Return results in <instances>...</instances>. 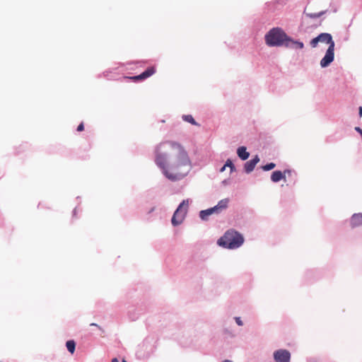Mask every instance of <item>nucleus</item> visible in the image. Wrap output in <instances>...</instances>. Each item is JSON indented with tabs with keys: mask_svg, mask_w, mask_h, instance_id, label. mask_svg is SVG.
Wrapping results in <instances>:
<instances>
[{
	"mask_svg": "<svg viewBox=\"0 0 362 362\" xmlns=\"http://www.w3.org/2000/svg\"><path fill=\"white\" fill-rule=\"evenodd\" d=\"M155 162L165 177L173 182L184 178L192 169L187 152L176 141L160 144L156 149Z\"/></svg>",
	"mask_w": 362,
	"mask_h": 362,
	"instance_id": "f257e3e1",
	"label": "nucleus"
},
{
	"mask_svg": "<svg viewBox=\"0 0 362 362\" xmlns=\"http://www.w3.org/2000/svg\"><path fill=\"white\" fill-rule=\"evenodd\" d=\"M243 243L244 238L243 235L235 230H227L217 241L219 246L227 249L238 248Z\"/></svg>",
	"mask_w": 362,
	"mask_h": 362,
	"instance_id": "f03ea898",
	"label": "nucleus"
},
{
	"mask_svg": "<svg viewBox=\"0 0 362 362\" xmlns=\"http://www.w3.org/2000/svg\"><path fill=\"white\" fill-rule=\"evenodd\" d=\"M287 38L286 34L279 28L270 30L265 35L266 43L271 47L285 45Z\"/></svg>",
	"mask_w": 362,
	"mask_h": 362,
	"instance_id": "7ed1b4c3",
	"label": "nucleus"
},
{
	"mask_svg": "<svg viewBox=\"0 0 362 362\" xmlns=\"http://www.w3.org/2000/svg\"><path fill=\"white\" fill-rule=\"evenodd\" d=\"M189 199H184L178 206L171 219L173 226H177L181 224L187 213Z\"/></svg>",
	"mask_w": 362,
	"mask_h": 362,
	"instance_id": "20e7f679",
	"label": "nucleus"
},
{
	"mask_svg": "<svg viewBox=\"0 0 362 362\" xmlns=\"http://www.w3.org/2000/svg\"><path fill=\"white\" fill-rule=\"evenodd\" d=\"M319 42H325L326 44H328L329 46H330L332 45V43L334 44V42L332 40V35L330 34H329V33H321L317 37L313 38L310 41V45L313 47H315L317 45V43Z\"/></svg>",
	"mask_w": 362,
	"mask_h": 362,
	"instance_id": "39448f33",
	"label": "nucleus"
},
{
	"mask_svg": "<svg viewBox=\"0 0 362 362\" xmlns=\"http://www.w3.org/2000/svg\"><path fill=\"white\" fill-rule=\"evenodd\" d=\"M275 362H290L291 353L286 349H278L274 352Z\"/></svg>",
	"mask_w": 362,
	"mask_h": 362,
	"instance_id": "423d86ee",
	"label": "nucleus"
},
{
	"mask_svg": "<svg viewBox=\"0 0 362 362\" xmlns=\"http://www.w3.org/2000/svg\"><path fill=\"white\" fill-rule=\"evenodd\" d=\"M334 44H332L329 46L325 57L320 61V66L322 67L327 66L333 60H334Z\"/></svg>",
	"mask_w": 362,
	"mask_h": 362,
	"instance_id": "0eeeda50",
	"label": "nucleus"
},
{
	"mask_svg": "<svg viewBox=\"0 0 362 362\" xmlns=\"http://www.w3.org/2000/svg\"><path fill=\"white\" fill-rule=\"evenodd\" d=\"M156 73V69L153 66L148 67L145 71L141 73L139 75L132 76V77H125L126 78L130 79L134 82H138L142 80H144L153 74Z\"/></svg>",
	"mask_w": 362,
	"mask_h": 362,
	"instance_id": "6e6552de",
	"label": "nucleus"
},
{
	"mask_svg": "<svg viewBox=\"0 0 362 362\" xmlns=\"http://www.w3.org/2000/svg\"><path fill=\"white\" fill-rule=\"evenodd\" d=\"M259 158L257 155H256L253 158L247 161L244 164V170L246 173H250L255 169L256 165L259 163Z\"/></svg>",
	"mask_w": 362,
	"mask_h": 362,
	"instance_id": "1a4fd4ad",
	"label": "nucleus"
},
{
	"mask_svg": "<svg viewBox=\"0 0 362 362\" xmlns=\"http://www.w3.org/2000/svg\"><path fill=\"white\" fill-rule=\"evenodd\" d=\"M286 173H291V170H285L284 171V173H282L281 170H276V171H274L272 173V175H271V180L273 182H279L280 180H286V176L285 175Z\"/></svg>",
	"mask_w": 362,
	"mask_h": 362,
	"instance_id": "9d476101",
	"label": "nucleus"
},
{
	"mask_svg": "<svg viewBox=\"0 0 362 362\" xmlns=\"http://www.w3.org/2000/svg\"><path fill=\"white\" fill-rule=\"evenodd\" d=\"M214 214H218L219 213L217 211V209H215L214 206V207H211V208H209V209H205V210H202L199 211V218L202 220V221H206L209 220V216Z\"/></svg>",
	"mask_w": 362,
	"mask_h": 362,
	"instance_id": "9b49d317",
	"label": "nucleus"
},
{
	"mask_svg": "<svg viewBox=\"0 0 362 362\" xmlns=\"http://www.w3.org/2000/svg\"><path fill=\"white\" fill-rule=\"evenodd\" d=\"M284 46L288 48L299 49L303 48V43L298 41H294L288 37Z\"/></svg>",
	"mask_w": 362,
	"mask_h": 362,
	"instance_id": "f8f14e48",
	"label": "nucleus"
},
{
	"mask_svg": "<svg viewBox=\"0 0 362 362\" xmlns=\"http://www.w3.org/2000/svg\"><path fill=\"white\" fill-rule=\"evenodd\" d=\"M238 156L242 160H245L250 156V153L247 151V148L245 146H240L237 149Z\"/></svg>",
	"mask_w": 362,
	"mask_h": 362,
	"instance_id": "ddd939ff",
	"label": "nucleus"
},
{
	"mask_svg": "<svg viewBox=\"0 0 362 362\" xmlns=\"http://www.w3.org/2000/svg\"><path fill=\"white\" fill-rule=\"evenodd\" d=\"M351 224L353 227L362 225V214H354L351 216Z\"/></svg>",
	"mask_w": 362,
	"mask_h": 362,
	"instance_id": "4468645a",
	"label": "nucleus"
},
{
	"mask_svg": "<svg viewBox=\"0 0 362 362\" xmlns=\"http://www.w3.org/2000/svg\"><path fill=\"white\" fill-rule=\"evenodd\" d=\"M228 199H221L216 206H214V208L217 209V211L220 214L223 210L228 207Z\"/></svg>",
	"mask_w": 362,
	"mask_h": 362,
	"instance_id": "2eb2a0df",
	"label": "nucleus"
},
{
	"mask_svg": "<svg viewBox=\"0 0 362 362\" xmlns=\"http://www.w3.org/2000/svg\"><path fill=\"white\" fill-rule=\"evenodd\" d=\"M182 118L185 122H189L192 125L199 126V124L194 120L191 115H183Z\"/></svg>",
	"mask_w": 362,
	"mask_h": 362,
	"instance_id": "dca6fc26",
	"label": "nucleus"
},
{
	"mask_svg": "<svg viewBox=\"0 0 362 362\" xmlns=\"http://www.w3.org/2000/svg\"><path fill=\"white\" fill-rule=\"evenodd\" d=\"M66 346L67 350L71 354H73L76 349V343L74 340H69L66 343Z\"/></svg>",
	"mask_w": 362,
	"mask_h": 362,
	"instance_id": "f3484780",
	"label": "nucleus"
},
{
	"mask_svg": "<svg viewBox=\"0 0 362 362\" xmlns=\"http://www.w3.org/2000/svg\"><path fill=\"white\" fill-rule=\"evenodd\" d=\"M224 167L230 168V172L233 173L236 170L235 167L230 159H228L224 164Z\"/></svg>",
	"mask_w": 362,
	"mask_h": 362,
	"instance_id": "a211bd4d",
	"label": "nucleus"
},
{
	"mask_svg": "<svg viewBox=\"0 0 362 362\" xmlns=\"http://www.w3.org/2000/svg\"><path fill=\"white\" fill-rule=\"evenodd\" d=\"M276 166V164L274 163H267L266 165H263L262 167V170H264V171H269V170H271L272 169H274Z\"/></svg>",
	"mask_w": 362,
	"mask_h": 362,
	"instance_id": "6ab92c4d",
	"label": "nucleus"
},
{
	"mask_svg": "<svg viewBox=\"0 0 362 362\" xmlns=\"http://www.w3.org/2000/svg\"><path fill=\"white\" fill-rule=\"evenodd\" d=\"M235 322L237 323V325L238 326H243V322L241 320V318L240 317H235Z\"/></svg>",
	"mask_w": 362,
	"mask_h": 362,
	"instance_id": "aec40b11",
	"label": "nucleus"
},
{
	"mask_svg": "<svg viewBox=\"0 0 362 362\" xmlns=\"http://www.w3.org/2000/svg\"><path fill=\"white\" fill-rule=\"evenodd\" d=\"M321 13H308L307 14L309 17L312 18H318L321 16Z\"/></svg>",
	"mask_w": 362,
	"mask_h": 362,
	"instance_id": "412c9836",
	"label": "nucleus"
},
{
	"mask_svg": "<svg viewBox=\"0 0 362 362\" xmlns=\"http://www.w3.org/2000/svg\"><path fill=\"white\" fill-rule=\"evenodd\" d=\"M84 129V125H83V123L81 122L77 127V131L78 132H81Z\"/></svg>",
	"mask_w": 362,
	"mask_h": 362,
	"instance_id": "4be33fe9",
	"label": "nucleus"
},
{
	"mask_svg": "<svg viewBox=\"0 0 362 362\" xmlns=\"http://www.w3.org/2000/svg\"><path fill=\"white\" fill-rule=\"evenodd\" d=\"M355 131L357 132L362 137V129H361L359 127H356L354 128Z\"/></svg>",
	"mask_w": 362,
	"mask_h": 362,
	"instance_id": "5701e85b",
	"label": "nucleus"
},
{
	"mask_svg": "<svg viewBox=\"0 0 362 362\" xmlns=\"http://www.w3.org/2000/svg\"><path fill=\"white\" fill-rule=\"evenodd\" d=\"M90 325V326H93V327H98V329H100V330H102L103 332H104V331L103 330V329H102V328H101V327H100L98 324H96V323H91Z\"/></svg>",
	"mask_w": 362,
	"mask_h": 362,
	"instance_id": "b1692460",
	"label": "nucleus"
},
{
	"mask_svg": "<svg viewBox=\"0 0 362 362\" xmlns=\"http://www.w3.org/2000/svg\"><path fill=\"white\" fill-rule=\"evenodd\" d=\"M358 115H359L360 117H362V107L361 106H360L358 107Z\"/></svg>",
	"mask_w": 362,
	"mask_h": 362,
	"instance_id": "393cba45",
	"label": "nucleus"
},
{
	"mask_svg": "<svg viewBox=\"0 0 362 362\" xmlns=\"http://www.w3.org/2000/svg\"><path fill=\"white\" fill-rule=\"evenodd\" d=\"M112 362H119L118 359L116 358H114L112 360Z\"/></svg>",
	"mask_w": 362,
	"mask_h": 362,
	"instance_id": "a878e982",
	"label": "nucleus"
},
{
	"mask_svg": "<svg viewBox=\"0 0 362 362\" xmlns=\"http://www.w3.org/2000/svg\"><path fill=\"white\" fill-rule=\"evenodd\" d=\"M76 208H75L73 211V216H76Z\"/></svg>",
	"mask_w": 362,
	"mask_h": 362,
	"instance_id": "bb28decb",
	"label": "nucleus"
},
{
	"mask_svg": "<svg viewBox=\"0 0 362 362\" xmlns=\"http://www.w3.org/2000/svg\"><path fill=\"white\" fill-rule=\"evenodd\" d=\"M226 167H224V165L221 168V172H223L225 170Z\"/></svg>",
	"mask_w": 362,
	"mask_h": 362,
	"instance_id": "cd10ccee",
	"label": "nucleus"
},
{
	"mask_svg": "<svg viewBox=\"0 0 362 362\" xmlns=\"http://www.w3.org/2000/svg\"><path fill=\"white\" fill-rule=\"evenodd\" d=\"M153 211H154V208H152L149 212L151 213V212H152Z\"/></svg>",
	"mask_w": 362,
	"mask_h": 362,
	"instance_id": "c85d7f7f",
	"label": "nucleus"
},
{
	"mask_svg": "<svg viewBox=\"0 0 362 362\" xmlns=\"http://www.w3.org/2000/svg\"><path fill=\"white\" fill-rule=\"evenodd\" d=\"M122 362H127L126 360L123 359Z\"/></svg>",
	"mask_w": 362,
	"mask_h": 362,
	"instance_id": "c756f323",
	"label": "nucleus"
}]
</instances>
